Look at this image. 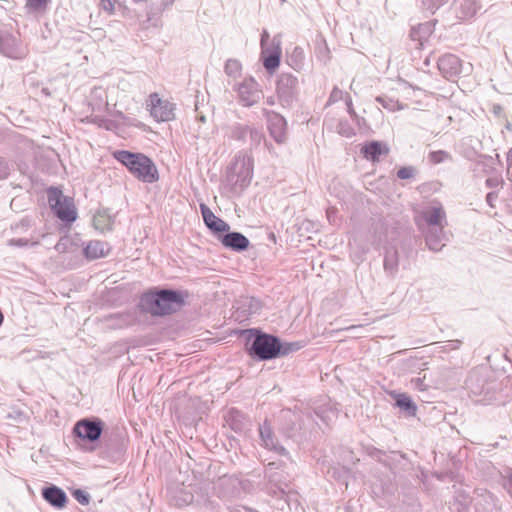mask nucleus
I'll use <instances>...</instances> for the list:
<instances>
[{
	"label": "nucleus",
	"instance_id": "obj_1",
	"mask_svg": "<svg viewBox=\"0 0 512 512\" xmlns=\"http://www.w3.org/2000/svg\"><path fill=\"white\" fill-rule=\"evenodd\" d=\"M186 297L177 290H149L141 296L139 308L152 316L170 315L185 305Z\"/></svg>",
	"mask_w": 512,
	"mask_h": 512
},
{
	"label": "nucleus",
	"instance_id": "obj_2",
	"mask_svg": "<svg viewBox=\"0 0 512 512\" xmlns=\"http://www.w3.org/2000/svg\"><path fill=\"white\" fill-rule=\"evenodd\" d=\"M243 335L245 336V347L253 359L270 360L279 356L282 344L277 337L256 329L245 330Z\"/></svg>",
	"mask_w": 512,
	"mask_h": 512
},
{
	"label": "nucleus",
	"instance_id": "obj_3",
	"mask_svg": "<svg viewBox=\"0 0 512 512\" xmlns=\"http://www.w3.org/2000/svg\"><path fill=\"white\" fill-rule=\"evenodd\" d=\"M113 155L138 180L145 183H153L158 180V170L154 162L146 155L127 150L115 151Z\"/></svg>",
	"mask_w": 512,
	"mask_h": 512
},
{
	"label": "nucleus",
	"instance_id": "obj_4",
	"mask_svg": "<svg viewBox=\"0 0 512 512\" xmlns=\"http://www.w3.org/2000/svg\"><path fill=\"white\" fill-rule=\"evenodd\" d=\"M225 137L230 140L239 142H246L247 138L250 140V147H258L264 138L262 130L253 124L242 122L227 123L223 127Z\"/></svg>",
	"mask_w": 512,
	"mask_h": 512
},
{
	"label": "nucleus",
	"instance_id": "obj_5",
	"mask_svg": "<svg viewBox=\"0 0 512 512\" xmlns=\"http://www.w3.org/2000/svg\"><path fill=\"white\" fill-rule=\"evenodd\" d=\"M48 203L56 216L65 222H74L77 213L72 198L64 196L62 191L56 187L47 190Z\"/></svg>",
	"mask_w": 512,
	"mask_h": 512
},
{
	"label": "nucleus",
	"instance_id": "obj_6",
	"mask_svg": "<svg viewBox=\"0 0 512 512\" xmlns=\"http://www.w3.org/2000/svg\"><path fill=\"white\" fill-rule=\"evenodd\" d=\"M238 102L244 107H251L263 98V91L253 77H247L235 86Z\"/></svg>",
	"mask_w": 512,
	"mask_h": 512
},
{
	"label": "nucleus",
	"instance_id": "obj_7",
	"mask_svg": "<svg viewBox=\"0 0 512 512\" xmlns=\"http://www.w3.org/2000/svg\"><path fill=\"white\" fill-rule=\"evenodd\" d=\"M104 422L98 417L83 418L76 422L73 433L81 440L95 442L100 439Z\"/></svg>",
	"mask_w": 512,
	"mask_h": 512
},
{
	"label": "nucleus",
	"instance_id": "obj_8",
	"mask_svg": "<svg viewBox=\"0 0 512 512\" xmlns=\"http://www.w3.org/2000/svg\"><path fill=\"white\" fill-rule=\"evenodd\" d=\"M0 53L12 59H23L28 50L18 36L6 29H0Z\"/></svg>",
	"mask_w": 512,
	"mask_h": 512
},
{
	"label": "nucleus",
	"instance_id": "obj_9",
	"mask_svg": "<svg viewBox=\"0 0 512 512\" xmlns=\"http://www.w3.org/2000/svg\"><path fill=\"white\" fill-rule=\"evenodd\" d=\"M282 106H291L298 96V79L289 73H282L276 88Z\"/></svg>",
	"mask_w": 512,
	"mask_h": 512
},
{
	"label": "nucleus",
	"instance_id": "obj_10",
	"mask_svg": "<svg viewBox=\"0 0 512 512\" xmlns=\"http://www.w3.org/2000/svg\"><path fill=\"white\" fill-rule=\"evenodd\" d=\"M147 106L150 107V114L157 122H168L175 118L174 104L162 100L157 93H152L149 96Z\"/></svg>",
	"mask_w": 512,
	"mask_h": 512
},
{
	"label": "nucleus",
	"instance_id": "obj_11",
	"mask_svg": "<svg viewBox=\"0 0 512 512\" xmlns=\"http://www.w3.org/2000/svg\"><path fill=\"white\" fill-rule=\"evenodd\" d=\"M262 113L267 120L270 136L279 144L287 140V122L285 118L274 111L263 109Z\"/></svg>",
	"mask_w": 512,
	"mask_h": 512
},
{
	"label": "nucleus",
	"instance_id": "obj_12",
	"mask_svg": "<svg viewBox=\"0 0 512 512\" xmlns=\"http://www.w3.org/2000/svg\"><path fill=\"white\" fill-rule=\"evenodd\" d=\"M263 304L262 301L252 295L242 294L240 295L234 303V308L236 309L237 318L245 319L250 315L258 313Z\"/></svg>",
	"mask_w": 512,
	"mask_h": 512
},
{
	"label": "nucleus",
	"instance_id": "obj_13",
	"mask_svg": "<svg viewBox=\"0 0 512 512\" xmlns=\"http://www.w3.org/2000/svg\"><path fill=\"white\" fill-rule=\"evenodd\" d=\"M282 49L281 39L279 36H274L266 50H262L263 66L270 73H274L280 65Z\"/></svg>",
	"mask_w": 512,
	"mask_h": 512
},
{
	"label": "nucleus",
	"instance_id": "obj_14",
	"mask_svg": "<svg viewBox=\"0 0 512 512\" xmlns=\"http://www.w3.org/2000/svg\"><path fill=\"white\" fill-rule=\"evenodd\" d=\"M259 434L262 441V445L265 448L271 451H275L280 455L287 454L286 449L282 445H280L277 439L275 438L272 428L267 420H265L264 423L259 426Z\"/></svg>",
	"mask_w": 512,
	"mask_h": 512
},
{
	"label": "nucleus",
	"instance_id": "obj_15",
	"mask_svg": "<svg viewBox=\"0 0 512 512\" xmlns=\"http://www.w3.org/2000/svg\"><path fill=\"white\" fill-rule=\"evenodd\" d=\"M240 177L247 174V179L252 180L253 176V159L251 156L239 153L235 156L233 162L227 167Z\"/></svg>",
	"mask_w": 512,
	"mask_h": 512
},
{
	"label": "nucleus",
	"instance_id": "obj_16",
	"mask_svg": "<svg viewBox=\"0 0 512 512\" xmlns=\"http://www.w3.org/2000/svg\"><path fill=\"white\" fill-rule=\"evenodd\" d=\"M250 180L247 179V174L244 177H240L233 171L227 168L225 179L223 180L224 188L234 195L240 194L250 184Z\"/></svg>",
	"mask_w": 512,
	"mask_h": 512
},
{
	"label": "nucleus",
	"instance_id": "obj_17",
	"mask_svg": "<svg viewBox=\"0 0 512 512\" xmlns=\"http://www.w3.org/2000/svg\"><path fill=\"white\" fill-rule=\"evenodd\" d=\"M220 242L225 248L241 252L248 248L250 242L248 238L240 232H228L219 237Z\"/></svg>",
	"mask_w": 512,
	"mask_h": 512
},
{
	"label": "nucleus",
	"instance_id": "obj_18",
	"mask_svg": "<svg viewBox=\"0 0 512 512\" xmlns=\"http://www.w3.org/2000/svg\"><path fill=\"white\" fill-rule=\"evenodd\" d=\"M438 69L446 78L454 77L461 72V60L454 54H445L438 60Z\"/></svg>",
	"mask_w": 512,
	"mask_h": 512
},
{
	"label": "nucleus",
	"instance_id": "obj_19",
	"mask_svg": "<svg viewBox=\"0 0 512 512\" xmlns=\"http://www.w3.org/2000/svg\"><path fill=\"white\" fill-rule=\"evenodd\" d=\"M389 151L388 145L381 141H371L361 148L364 158L372 162H379L381 156L388 155Z\"/></svg>",
	"mask_w": 512,
	"mask_h": 512
},
{
	"label": "nucleus",
	"instance_id": "obj_20",
	"mask_svg": "<svg viewBox=\"0 0 512 512\" xmlns=\"http://www.w3.org/2000/svg\"><path fill=\"white\" fill-rule=\"evenodd\" d=\"M200 210L203 220L210 230H212L213 232L229 231V224L224 220L218 218L207 205L200 204Z\"/></svg>",
	"mask_w": 512,
	"mask_h": 512
},
{
	"label": "nucleus",
	"instance_id": "obj_21",
	"mask_svg": "<svg viewBox=\"0 0 512 512\" xmlns=\"http://www.w3.org/2000/svg\"><path fill=\"white\" fill-rule=\"evenodd\" d=\"M423 218L428 224V229L444 228L446 225V213L441 206H434L423 212Z\"/></svg>",
	"mask_w": 512,
	"mask_h": 512
},
{
	"label": "nucleus",
	"instance_id": "obj_22",
	"mask_svg": "<svg viewBox=\"0 0 512 512\" xmlns=\"http://www.w3.org/2000/svg\"><path fill=\"white\" fill-rule=\"evenodd\" d=\"M42 497L52 506L56 508H63L67 502L65 492L55 486L50 485L42 489Z\"/></svg>",
	"mask_w": 512,
	"mask_h": 512
},
{
	"label": "nucleus",
	"instance_id": "obj_23",
	"mask_svg": "<svg viewBox=\"0 0 512 512\" xmlns=\"http://www.w3.org/2000/svg\"><path fill=\"white\" fill-rule=\"evenodd\" d=\"M225 420L228 426L236 433H243L248 427L247 417L236 408L228 410Z\"/></svg>",
	"mask_w": 512,
	"mask_h": 512
},
{
	"label": "nucleus",
	"instance_id": "obj_24",
	"mask_svg": "<svg viewBox=\"0 0 512 512\" xmlns=\"http://www.w3.org/2000/svg\"><path fill=\"white\" fill-rule=\"evenodd\" d=\"M110 246L108 243L100 240H92L87 243L83 249L85 257L89 260L98 259L108 255Z\"/></svg>",
	"mask_w": 512,
	"mask_h": 512
},
{
	"label": "nucleus",
	"instance_id": "obj_25",
	"mask_svg": "<svg viewBox=\"0 0 512 512\" xmlns=\"http://www.w3.org/2000/svg\"><path fill=\"white\" fill-rule=\"evenodd\" d=\"M444 228L437 229H428L425 234V240L428 248L432 251L438 252L444 247L443 240L445 238V234L443 231Z\"/></svg>",
	"mask_w": 512,
	"mask_h": 512
},
{
	"label": "nucleus",
	"instance_id": "obj_26",
	"mask_svg": "<svg viewBox=\"0 0 512 512\" xmlns=\"http://www.w3.org/2000/svg\"><path fill=\"white\" fill-rule=\"evenodd\" d=\"M433 32V25L430 22L419 24L412 28L410 36L413 41L419 43V48L424 45Z\"/></svg>",
	"mask_w": 512,
	"mask_h": 512
},
{
	"label": "nucleus",
	"instance_id": "obj_27",
	"mask_svg": "<svg viewBox=\"0 0 512 512\" xmlns=\"http://www.w3.org/2000/svg\"><path fill=\"white\" fill-rule=\"evenodd\" d=\"M398 267V251L394 247H390L386 250L384 258V269L385 271L393 275L397 271Z\"/></svg>",
	"mask_w": 512,
	"mask_h": 512
},
{
	"label": "nucleus",
	"instance_id": "obj_28",
	"mask_svg": "<svg viewBox=\"0 0 512 512\" xmlns=\"http://www.w3.org/2000/svg\"><path fill=\"white\" fill-rule=\"evenodd\" d=\"M94 227L98 230H111L113 220L107 211H98L93 217Z\"/></svg>",
	"mask_w": 512,
	"mask_h": 512
},
{
	"label": "nucleus",
	"instance_id": "obj_29",
	"mask_svg": "<svg viewBox=\"0 0 512 512\" xmlns=\"http://www.w3.org/2000/svg\"><path fill=\"white\" fill-rule=\"evenodd\" d=\"M341 99H344L345 105H346L347 110H348V113L352 117H356L357 115H356V112H355V110L353 108L351 97L347 93L344 95L343 91L338 89V88H336V87L331 92L328 104L337 102V101H339Z\"/></svg>",
	"mask_w": 512,
	"mask_h": 512
},
{
	"label": "nucleus",
	"instance_id": "obj_30",
	"mask_svg": "<svg viewBox=\"0 0 512 512\" xmlns=\"http://www.w3.org/2000/svg\"><path fill=\"white\" fill-rule=\"evenodd\" d=\"M44 237V234L33 232L30 237L13 238L8 241L10 246H35L39 244L40 238Z\"/></svg>",
	"mask_w": 512,
	"mask_h": 512
},
{
	"label": "nucleus",
	"instance_id": "obj_31",
	"mask_svg": "<svg viewBox=\"0 0 512 512\" xmlns=\"http://www.w3.org/2000/svg\"><path fill=\"white\" fill-rule=\"evenodd\" d=\"M224 71L229 77L237 78L241 75L242 65L236 59H229L225 64Z\"/></svg>",
	"mask_w": 512,
	"mask_h": 512
},
{
	"label": "nucleus",
	"instance_id": "obj_32",
	"mask_svg": "<svg viewBox=\"0 0 512 512\" xmlns=\"http://www.w3.org/2000/svg\"><path fill=\"white\" fill-rule=\"evenodd\" d=\"M477 11L476 4L473 0H463L460 4V12L462 18H469L475 15Z\"/></svg>",
	"mask_w": 512,
	"mask_h": 512
},
{
	"label": "nucleus",
	"instance_id": "obj_33",
	"mask_svg": "<svg viewBox=\"0 0 512 512\" xmlns=\"http://www.w3.org/2000/svg\"><path fill=\"white\" fill-rule=\"evenodd\" d=\"M396 405L405 410H416L415 405L413 404L411 398L406 394H397L395 395Z\"/></svg>",
	"mask_w": 512,
	"mask_h": 512
},
{
	"label": "nucleus",
	"instance_id": "obj_34",
	"mask_svg": "<svg viewBox=\"0 0 512 512\" xmlns=\"http://www.w3.org/2000/svg\"><path fill=\"white\" fill-rule=\"evenodd\" d=\"M428 159L433 164H439L445 160L451 159V155L443 150L432 151L429 153Z\"/></svg>",
	"mask_w": 512,
	"mask_h": 512
},
{
	"label": "nucleus",
	"instance_id": "obj_35",
	"mask_svg": "<svg viewBox=\"0 0 512 512\" xmlns=\"http://www.w3.org/2000/svg\"><path fill=\"white\" fill-rule=\"evenodd\" d=\"M73 246L72 240L68 236H63L59 239L57 244L55 245V250L59 253H65L70 251V248Z\"/></svg>",
	"mask_w": 512,
	"mask_h": 512
},
{
	"label": "nucleus",
	"instance_id": "obj_36",
	"mask_svg": "<svg viewBox=\"0 0 512 512\" xmlns=\"http://www.w3.org/2000/svg\"><path fill=\"white\" fill-rule=\"evenodd\" d=\"M337 129L338 133L344 137L350 138L355 135L353 127L347 122H340Z\"/></svg>",
	"mask_w": 512,
	"mask_h": 512
},
{
	"label": "nucleus",
	"instance_id": "obj_37",
	"mask_svg": "<svg viewBox=\"0 0 512 512\" xmlns=\"http://www.w3.org/2000/svg\"><path fill=\"white\" fill-rule=\"evenodd\" d=\"M72 495L81 505H88L90 502V495L84 490L76 489Z\"/></svg>",
	"mask_w": 512,
	"mask_h": 512
},
{
	"label": "nucleus",
	"instance_id": "obj_38",
	"mask_svg": "<svg viewBox=\"0 0 512 512\" xmlns=\"http://www.w3.org/2000/svg\"><path fill=\"white\" fill-rule=\"evenodd\" d=\"M376 101L380 103L384 108L390 111H394L395 109L399 108L398 102H395L392 99H388L385 97H377Z\"/></svg>",
	"mask_w": 512,
	"mask_h": 512
},
{
	"label": "nucleus",
	"instance_id": "obj_39",
	"mask_svg": "<svg viewBox=\"0 0 512 512\" xmlns=\"http://www.w3.org/2000/svg\"><path fill=\"white\" fill-rule=\"evenodd\" d=\"M115 3L117 0H100V7L107 14L112 15L115 13Z\"/></svg>",
	"mask_w": 512,
	"mask_h": 512
},
{
	"label": "nucleus",
	"instance_id": "obj_40",
	"mask_svg": "<svg viewBox=\"0 0 512 512\" xmlns=\"http://www.w3.org/2000/svg\"><path fill=\"white\" fill-rule=\"evenodd\" d=\"M415 169L411 166L402 167L398 170L397 176L400 179H410L414 176Z\"/></svg>",
	"mask_w": 512,
	"mask_h": 512
},
{
	"label": "nucleus",
	"instance_id": "obj_41",
	"mask_svg": "<svg viewBox=\"0 0 512 512\" xmlns=\"http://www.w3.org/2000/svg\"><path fill=\"white\" fill-rule=\"evenodd\" d=\"M299 349V345L297 343H285L282 344V348H280L279 356L287 355L292 351H296Z\"/></svg>",
	"mask_w": 512,
	"mask_h": 512
},
{
	"label": "nucleus",
	"instance_id": "obj_42",
	"mask_svg": "<svg viewBox=\"0 0 512 512\" xmlns=\"http://www.w3.org/2000/svg\"><path fill=\"white\" fill-rule=\"evenodd\" d=\"M30 226H31V221L28 218H24L19 223L15 224L14 230L16 232L25 231Z\"/></svg>",
	"mask_w": 512,
	"mask_h": 512
},
{
	"label": "nucleus",
	"instance_id": "obj_43",
	"mask_svg": "<svg viewBox=\"0 0 512 512\" xmlns=\"http://www.w3.org/2000/svg\"><path fill=\"white\" fill-rule=\"evenodd\" d=\"M47 0H27L26 6L33 10H39L43 6H45Z\"/></svg>",
	"mask_w": 512,
	"mask_h": 512
},
{
	"label": "nucleus",
	"instance_id": "obj_44",
	"mask_svg": "<svg viewBox=\"0 0 512 512\" xmlns=\"http://www.w3.org/2000/svg\"><path fill=\"white\" fill-rule=\"evenodd\" d=\"M9 174V167L5 160L0 157V179L6 178Z\"/></svg>",
	"mask_w": 512,
	"mask_h": 512
},
{
	"label": "nucleus",
	"instance_id": "obj_45",
	"mask_svg": "<svg viewBox=\"0 0 512 512\" xmlns=\"http://www.w3.org/2000/svg\"><path fill=\"white\" fill-rule=\"evenodd\" d=\"M269 38H270L269 33L266 30H264L263 33L261 34V40H260L262 50H266L269 47V45L267 44L269 41Z\"/></svg>",
	"mask_w": 512,
	"mask_h": 512
},
{
	"label": "nucleus",
	"instance_id": "obj_46",
	"mask_svg": "<svg viewBox=\"0 0 512 512\" xmlns=\"http://www.w3.org/2000/svg\"><path fill=\"white\" fill-rule=\"evenodd\" d=\"M497 197L498 195L495 192H490L486 196V201L491 207H493L494 201H496Z\"/></svg>",
	"mask_w": 512,
	"mask_h": 512
},
{
	"label": "nucleus",
	"instance_id": "obj_47",
	"mask_svg": "<svg viewBox=\"0 0 512 512\" xmlns=\"http://www.w3.org/2000/svg\"><path fill=\"white\" fill-rule=\"evenodd\" d=\"M508 173H512V148L507 154Z\"/></svg>",
	"mask_w": 512,
	"mask_h": 512
},
{
	"label": "nucleus",
	"instance_id": "obj_48",
	"mask_svg": "<svg viewBox=\"0 0 512 512\" xmlns=\"http://www.w3.org/2000/svg\"><path fill=\"white\" fill-rule=\"evenodd\" d=\"M486 184L489 187H495L499 184V180L497 178H488Z\"/></svg>",
	"mask_w": 512,
	"mask_h": 512
},
{
	"label": "nucleus",
	"instance_id": "obj_49",
	"mask_svg": "<svg viewBox=\"0 0 512 512\" xmlns=\"http://www.w3.org/2000/svg\"><path fill=\"white\" fill-rule=\"evenodd\" d=\"M302 54H303V51L301 48H298L296 47L293 51V55H292V58L293 57H296V58H301L302 57Z\"/></svg>",
	"mask_w": 512,
	"mask_h": 512
},
{
	"label": "nucleus",
	"instance_id": "obj_50",
	"mask_svg": "<svg viewBox=\"0 0 512 512\" xmlns=\"http://www.w3.org/2000/svg\"><path fill=\"white\" fill-rule=\"evenodd\" d=\"M266 103L270 106L274 105L275 104V100L273 97H268L267 100H266Z\"/></svg>",
	"mask_w": 512,
	"mask_h": 512
},
{
	"label": "nucleus",
	"instance_id": "obj_51",
	"mask_svg": "<svg viewBox=\"0 0 512 512\" xmlns=\"http://www.w3.org/2000/svg\"><path fill=\"white\" fill-rule=\"evenodd\" d=\"M175 0H169L167 3H165V6H170L174 3Z\"/></svg>",
	"mask_w": 512,
	"mask_h": 512
},
{
	"label": "nucleus",
	"instance_id": "obj_52",
	"mask_svg": "<svg viewBox=\"0 0 512 512\" xmlns=\"http://www.w3.org/2000/svg\"><path fill=\"white\" fill-rule=\"evenodd\" d=\"M326 213H327V217H328V219H330V217H331V212H330V210H327V212H326Z\"/></svg>",
	"mask_w": 512,
	"mask_h": 512
},
{
	"label": "nucleus",
	"instance_id": "obj_53",
	"mask_svg": "<svg viewBox=\"0 0 512 512\" xmlns=\"http://www.w3.org/2000/svg\"><path fill=\"white\" fill-rule=\"evenodd\" d=\"M510 480H511V482H512V474H511Z\"/></svg>",
	"mask_w": 512,
	"mask_h": 512
}]
</instances>
